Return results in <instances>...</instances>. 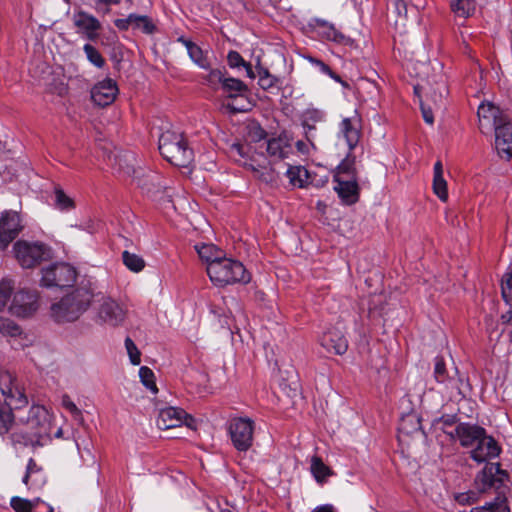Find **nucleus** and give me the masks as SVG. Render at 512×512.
<instances>
[{
	"label": "nucleus",
	"mask_w": 512,
	"mask_h": 512,
	"mask_svg": "<svg viewBox=\"0 0 512 512\" xmlns=\"http://www.w3.org/2000/svg\"><path fill=\"white\" fill-rule=\"evenodd\" d=\"M22 424L11 433L10 440L15 448L44 446L51 441V416L41 405H33Z\"/></svg>",
	"instance_id": "nucleus-1"
},
{
	"label": "nucleus",
	"mask_w": 512,
	"mask_h": 512,
	"mask_svg": "<svg viewBox=\"0 0 512 512\" xmlns=\"http://www.w3.org/2000/svg\"><path fill=\"white\" fill-rule=\"evenodd\" d=\"M93 298L90 288L78 287L51 305L50 316L59 324L74 322L88 310Z\"/></svg>",
	"instance_id": "nucleus-2"
},
{
	"label": "nucleus",
	"mask_w": 512,
	"mask_h": 512,
	"mask_svg": "<svg viewBox=\"0 0 512 512\" xmlns=\"http://www.w3.org/2000/svg\"><path fill=\"white\" fill-rule=\"evenodd\" d=\"M0 390L7 405V407H0V435H5L14 421L12 410L24 407L28 400L14 376L9 372L0 373Z\"/></svg>",
	"instance_id": "nucleus-3"
},
{
	"label": "nucleus",
	"mask_w": 512,
	"mask_h": 512,
	"mask_svg": "<svg viewBox=\"0 0 512 512\" xmlns=\"http://www.w3.org/2000/svg\"><path fill=\"white\" fill-rule=\"evenodd\" d=\"M233 155H238L236 159L244 168L250 170L254 177L264 183H273L276 180L274 170L271 163L262 151L256 149L252 151V147L247 144H233L231 146Z\"/></svg>",
	"instance_id": "nucleus-4"
},
{
	"label": "nucleus",
	"mask_w": 512,
	"mask_h": 512,
	"mask_svg": "<svg viewBox=\"0 0 512 512\" xmlns=\"http://www.w3.org/2000/svg\"><path fill=\"white\" fill-rule=\"evenodd\" d=\"M160 154L171 164L178 167L188 166L194 159L193 150L180 132L167 130L159 137Z\"/></svg>",
	"instance_id": "nucleus-5"
},
{
	"label": "nucleus",
	"mask_w": 512,
	"mask_h": 512,
	"mask_svg": "<svg viewBox=\"0 0 512 512\" xmlns=\"http://www.w3.org/2000/svg\"><path fill=\"white\" fill-rule=\"evenodd\" d=\"M206 271L212 283L220 287L235 283L246 284L251 279L250 273L240 261L225 256L220 261H213L206 267Z\"/></svg>",
	"instance_id": "nucleus-6"
},
{
	"label": "nucleus",
	"mask_w": 512,
	"mask_h": 512,
	"mask_svg": "<svg viewBox=\"0 0 512 512\" xmlns=\"http://www.w3.org/2000/svg\"><path fill=\"white\" fill-rule=\"evenodd\" d=\"M508 479L506 471L502 470L498 463H487L483 468L477 480L481 482L482 490L488 488H495L497 490V496L493 501V509L489 512H510L507 505L506 491L507 486L505 481Z\"/></svg>",
	"instance_id": "nucleus-7"
},
{
	"label": "nucleus",
	"mask_w": 512,
	"mask_h": 512,
	"mask_svg": "<svg viewBox=\"0 0 512 512\" xmlns=\"http://www.w3.org/2000/svg\"><path fill=\"white\" fill-rule=\"evenodd\" d=\"M434 378L437 383L444 385V387L461 398H465L472 391V386L469 380L463 377L456 366L450 370L447 368L446 363L441 356L434 359Z\"/></svg>",
	"instance_id": "nucleus-8"
},
{
	"label": "nucleus",
	"mask_w": 512,
	"mask_h": 512,
	"mask_svg": "<svg viewBox=\"0 0 512 512\" xmlns=\"http://www.w3.org/2000/svg\"><path fill=\"white\" fill-rule=\"evenodd\" d=\"M13 253L22 268H33L51 257L50 248L39 241L18 240L13 245Z\"/></svg>",
	"instance_id": "nucleus-9"
},
{
	"label": "nucleus",
	"mask_w": 512,
	"mask_h": 512,
	"mask_svg": "<svg viewBox=\"0 0 512 512\" xmlns=\"http://www.w3.org/2000/svg\"><path fill=\"white\" fill-rule=\"evenodd\" d=\"M77 272L68 263H54L42 269L41 286L64 288L74 284Z\"/></svg>",
	"instance_id": "nucleus-10"
},
{
	"label": "nucleus",
	"mask_w": 512,
	"mask_h": 512,
	"mask_svg": "<svg viewBox=\"0 0 512 512\" xmlns=\"http://www.w3.org/2000/svg\"><path fill=\"white\" fill-rule=\"evenodd\" d=\"M255 423L249 417L231 419L228 432L234 448L239 452L248 451L253 445Z\"/></svg>",
	"instance_id": "nucleus-11"
},
{
	"label": "nucleus",
	"mask_w": 512,
	"mask_h": 512,
	"mask_svg": "<svg viewBox=\"0 0 512 512\" xmlns=\"http://www.w3.org/2000/svg\"><path fill=\"white\" fill-rule=\"evenodd\" d=\"M181 425H186L192 429L195 428L194 418L187 414L182 408L170 406L159 411L157 417V426L159 429L168 430Z\"/></svg>",
	"instance_id": "nucleus-12"
},
{
	"label": "nucleus",
	"mask_w": 512,
	"mask_h": 512,
	"mask_svg": "<svg viewBox=\"0 0 512 512\" xmlns=\"http://www.w3.org/2000/svg\"><path fill=\"white\" fill-rule=\"evenodd\" d=\"M38 299L36 290L21 289L14 294L9 310L18 317L30 316L38 309Z\"/></svg>",
	"instance_id": "nucleus-13"
},
{
	"label": "nucleus",
	"mask_w": 512,
	"mask_h": 512,
	"mask_svg": "<svg viewBox=\"0 0 512 512\" xmlns=\"http://www.w3.org/2000/svg\"><path fill=\"white\" fill-rule=\"evenodd\" d=\"M72 21L77 28V32L86 39L89 41H96L98 39L102 25L94 15L84 10H78L73 13Z\"/></svg>",
	"instance_id": "nucleus-14"
},
{
	"label": "nucleus",
	"mask_w": 512,
	"mask_h": 512,
	"mask_svg": "<svg viewBox=\"0 0 512 512\" xmlns=\"http://www.w3.org/2000/svg\"><path fill=\"white\" fill-rule=\"evenodd\" d=\"M22 226L20 223V216L15 211H5L0 217V243L1 247L6 248L12 242Z\"/></svg>",
	"instance_id": "nucleus-15"
},
{
	"label": "nucleus",
	"mask_w": 512,
	"mask_h": 512,
	"mask_svg": "<svg viewBox=\"0 0 512 512\" xmlns=\"http://www.w3.org/2000/svg\"><path fill=\"white\" fill-rule=\"evenodd\" d=\"M98 318L109 326L116 327L125 319V311L115 300L103 298L98 308Z\"/></svg>",
	"instance_id": "nucleus-16"
},
{
	"label": "nucleus",
	"mask_w": 512,
	"mask_h": 512,
	"mask_svg": "<svg viewBox=\"0 0 512 512\" xmlns=\"http://www.w3.org/2000/svg\"><path fill=\"white\" fill-rule=\"evenodd\" d=\"M118 93V87L114 80L106 78L98 82L91 90L92 101L101 107H105L114 102Z\"/></svg>",
	"instance_id": "nucleus-17"
},
{
	"label": "nucleus",
	"mask_w": 512,
	"mask_h": 512,
	"mask_svg": "<svg viewBox=\"0 0 512 512\" xmlns=\"http://www.w3.org/2000/svg\"><path fill=\"white\" fill-rule=\"evenodd\" d=\"M495 148L501 158L509 160L512 157V122L507 120L496 126Z\"/></svg>",
	"instance_id": "nucleus-18"
},
{
	"label": "nucleus",
	"mask_w": 512,
	"mask_h": 512,
	"mask_svg": "<svg viewBox=\"0 0 512 512\" xmlns=\"http://www.w3.org/2000/svg\"><path fill=\"white\" fill-rule=\"evenodd\" d=\"M320 345L329 353L343 355L348 349V341L341 330L331 328L320 337Z\"/></svg>",
	"instance_id": "nucleus-19"
},
{
	"label": "nucleus",
	"mask_w": 512,
	"mask_h": 512,
	"mask_svg": "<svg viewBox=\"0 0 512 512\" xmlns=\"http://www.w3.org/2000/svg\"><path fill=\"white\" fill-rule=\"evenodd\" d=\"M501 448L492 436L484 435L476 444V447L471 451V458L482 463L488 459H493L499 456Z\"/></svg>",
	"instance_id": "nucleus-20"
},
{
	"label": "nucleus",
	"mask_w": 512,
	"mask_h": 512,
	"mask_svg": "<svg viewBox=\"0 0 512 512\" xmlns=\"http://www.w3.org/2000/svg\"><path fill=\"white\" fill-rule=\"evenodd\" d=\"M477 115L479 118V127L482 131L485 127H492L495 130L496 126L502 125L507 121L506 116L499 107L491 103L481 104L478 107Z\"/></svg>",
	"instance_id": "nucleus-21"
},
{
	"label": "nucleus",
	"mask_w": 512,
	"mask_h": 512,
	"mask_svg": "<svg viewBox=\"0 0 512 512\" xmlns=\"http://www.w3.org/2000/svg\"><path fill=\"white\" fill-rule=\"evenodd\" d=\"M485 433L486 430L483 427L469 423H460L455 428V435L461 446L466 448L476 445Z\"/></svg>",
	"instance_id": "nucleus-22"
},
{
	"label": "nucleus",
	"mask_w": 512,
	"mask_h": 512,
	"mask_svg": "<svg viewBox=\"0 0 512 512\" xmlns=\"http://www.w3.org/2000/svg\"><path fill=\"white\" fill-rule=\"evenodd\" d=\"M334 191L345 205L355 204L359 200L358 179L333 180Z\"/></svg>",
	"instance_id": "nucleus-23"
},
{
	"label": "nucleus",
	"mask_w": 512,
	"mask_h": 512,
	"mask_svg": "<svg viewBox=\"0 0 512 512\" xmlns=\"http://www.w3.org/2000/svg\"><path fill=\"white\" fill-rule=\"evenodd\" d=\"M316 31L323 40L332 41L344 46H352L354 43L350 37L344 35L342 32L337 30L334 25L329 24L324 20L317 21Z\"/></svg>",
	"instance_id": "nucleus-24"
},
{
	"label": "nucleus",
	"mask_w": 512,
	"mask_h": 512,
	"mask_svg": "<svg viewBox=\"0 0 512 512\" xmlns=\"http://www.w3.org/2000/svg\"><path fill=\"white\" fill-rule=\"evenodd\" d=\"M339 133L345 139L349 151H352L360 140V128L358 121L352 118H343L339 125Z\"/></svg>",
	"instance_id": "nucleus-25"
},
{
	"label": "nucleus",
	"mask_w": 512,
	"mask_h": 512,
	"mask_svg": "<svg viewBox=\"0 0 512 512\" xmlns=\"http://www.w3.org/2000/svg\"><path fill=\"white\" fill-rule=\"evenodd\" d=\"M178 42L182 43L190 59L201 69L208 70L210 69V61L208 58V51L203 50L193 41L186 39L184 37H179Z\"/></svg>",
	"instance_id": "nucleus-26"
},
{
	"label": "nucleus",
	"mask_w": 512,
	"mask_h": 512,
	"mask_svg": "<svg viewBox=\"0 0 512 512\" xmlns=\"http://www.w3.org/2000/svg\"><path fill=\"white\" fill-rule=\"evenodd\" d=\"M260 148H265L268 155L274 160H281L286 158L291 152V145L286 139L278 137L272 138L260 145Z\"/></svg>",
	"instance_id": "nucleus-27"
},
{
	"label": "nucleus",
	"mask_w": 512,
	"mask_h": 512,
	"mask_svg": "<svg viewBox=\"0 0 512 512\" xmlns=\"http://www.w3.org/2000/svg\"><path fill=\"white\" fill-rule=\"evenodd\" d=\"M221 89L228 98L233 100L242 98L248 93L247 85L240 79L232 77H225Z\"/></svg>",
	"instance_id": "nucleus-28"
},
{
	"label": "nucleus",
	"mask_w": 512,
	"mask_h": 512,
	"mask_svg": "<svg viewBox=\"0 0 512 512\" xmlns=\"http://www.w3.org/2000/svg\"><path fill=\"white\" fill-rule=\"evenodd\" d=\"M433 191L437 197L445 202L448 199L447 182L443 176V165L440 160L436 161L433 167Z\"/></svg>",
	"instance_id": "nucleus-29"
},
{
	"label": "nucleus",
	"mask_w": 512,
	"mask_h": 512,
	"mask_svg": "<svg viewBox=\"0 0 512 512\" xmlns=\"http://www.w3.org/2000/svg\"><path fill=\"white\" fill-rule=\"evenodd\" d=\"M358 179L355 167V156L348 153L336 167L333 180Z\"/></svg>",
	"instance_id": "nucleus-30"
},
{
	"label": "nucleus",
	"mask_w": 512,
	"mask_h": 512,
	"mask_svg": "<svg viewBox=\"0 0 512 512\" xmlns=\"http://www.w3.org/2000/svg\"><path fill=\"white\" fill-rule=\"evenodd\" d=\"M326 119L325 111L318 108H307L301 115V122L303 128L316 130V124L324 122Z\"/></svg>",
	"instance_id": "nucleus-31"
},
{
	"label": "nucleus",
	"mask_w": 512,
	"mask_h": 512,
	"mask_svg": "<svg viewBox=\"0 0 512 512\" xmlns=\"http://www.w3.org/2000/svg\"><path fill=\"white\" fill-rule=\"evenodd\" d=\"M450 7L456 17L467 19L474 14L476 2L475 0H451Z\"/></svg>",
	"instance_id": "nucleus-32"
},
{
	"label": "nucleus",
	"mask_w": 512,
	"mask_h": 512,
	"mask_svg": "<svg viewBox=\"0 0 512 512\" xmlns=\"http://www.w3.org/2000/svg\"><path fill=\"white\" fill-rule=\"evenodd\" d=\"M195 249L200 259L206 263V267L210 266L213 261H220L224 257L222 251L213 244L196 245Z\"/></svg>",
	"instance_id": "nucleus-33"
},
{
	"label": "nucleus",
	"mask_w": 512,
	"mask_h": 512,
	"mask_svg": "<svg viewBox=\"0 0 512 512\" xmlns=\"http://www.w3.org/2000/svg\"><path fill=\"white\" fill-rule=\"evenodd\" d=\"M286 176L291 185L299 188L305 187L309 180L308 170L303 166H289Z\"/></svg>",
	"instance_id": "nucleus-34"
},
{
	"label": "nucleus",
	"mask_w": 512,
	"mask_h": 512,
	"mask_svg": "<svg viewBox=\"0 0 512 512\" xmlns=\"http://www.w3.org/2000/svg\"><path fill=\"white\" fill-rule=\"evenodd\" d=\"M135 161L136 159L134 155L130 152L114 155V165L117 167L118 171H121L128 176H131L135 173Z\"/></svg>",
	"instance_id": "nucleus-35"
},
{
	"label": "nucleus",
	"mask_w": 512,
	"mask_h": 512,
	"mask_svg": "<svg viewBox=\"0 0 512 512\" xmlns=\"http://www.w3.org/2000/svg\"><path fill=\"white\" fill-rule=\"evenodd\" d=\"M310 470L318 483L325 482L326 479L332 475L331 469L318 456L311 458Z\"/></svg>",
	"instance_id": "nucleus-36"
},
{
	"label": "nucleus",
	"mask_w": 512,
	"mask_h": 512,
	"mask_svg": "<svg viewBox=\"0 0 512 512\" xmlns=\"http://www.w3.org/2000/svg\"><path fill=\"white\" fill-rule=\"evenodd\" d=\"M54 206L61 212H69L75 208L74 200L60 187L54 189Z\"/></svg>",
	"instance_id": "nucleus-37"
},
{
	"label": "nucleus",
	"mask_w": 512,
	"mask_h": 512,
	"mask_svg": "<svg viewBox=\"0 0 512 512\" xmlns=\"http://www.w3.org/2000/svg\"><path fill=\"white\" fill-rule=\"evenodd\" d=\"M258 85L265 91H269L278 86L279 79L272 75L267 68L257 66Z\"/></svg>",
	"instance_id": "nucleus-38"
},
{
	"label": "nucleus",
	"mask_w": 512,
	"mask_h": 512,
	"mask_svg": "<svg viewBox=\"0 0 512 512\" xmlns=\"http://www.w3.org/2000/svg\"><path fill=\"white\" fill-rule=\"evenodd\" d=\"M132 27L133 29L140 30L142 33L147 35H151L157 30V27L151 17L135 13H133Z\"/></svg>",
	"instance_id": "nucleus-39"
},
{
	"label": "nucleus",
	"mask_w": 512,
	"mask_h": 512,
	"mask_svg": "<svg viewBox=\"0 0 512 512\" xmlns=\"http://www.w3.org/2000/svg\"><path fill=\"white\" fill-rule=\"evenodd\" d=\"M122 260L124 265L135 273L142 271L145 267V261L141 256L128 251L122 253Z\"/></svg>",
	"instance_id": "nucleus-40"
},
{
	"label": "nucleus",
	"mask_w": 512,
	"mask_h": 512,
	"mask_svg": "<svg viewBox=\"0 0 512 512\" xmlns=\"http://www.w3.org/2000/svg\"><path fill=\"white\" fill-rule=\"evenodd\" d=\"M15 287V282L9 277H5L0 281V312H3L6 307L12 292Z\"/></svg>",
	"instance_id": "nucleus-41"
},
{
	"label": "nucleus",
	"mask_w": 512,
	"mask_h": 512,
	"mask_svg": "<svg viewBox=\"0 0 512 512\" xmlns=\"http://www.w3.org/2000/svg\"><path fill=\"white\" fill-rule=\"evenodd\" d=\"M139 377L143 385L150 390L152 393L156 394L158 392V388L155 383V375L154 372L147 366H142L139 369Z\"/></svg>",
	"instance_id": "nucleus-42"
},
{
	"label": "nucleus",
	"mask_w": 512,
	"mask_h": 512,
	"mask_svg": "<svg viewBox=\"0 0 512 512\" xmlns=\"http://www.w3.org/2000/svg\"><path fill=\"white\" fill-rule=\"evenodd\" d=\"M88 61L97 68H103L106 61L101 53L91 44L87 43L83 46Z\"/></svg>",
	"instance_id": "nucleus-43"
},
{
	"label": "nucleus",
	"mask_w": 512,
	"mask_h": 512,
	"mask_svg": "<svg viewBox=\"0 0 512 512\" xmlns=\"http://www.w3.org/2000/svg\"><path fill=\"white\" fill-rule=\"evenodd\" d=\"M502 298L506 303L512 301V267H509L501 279Z\"/></svg>",
	"instance_id": "nucleus-44"
},
{
	"label": "nucleus",
	"mask_w": 512,
	"mask_h": 512,
	"mask_svg": "<svg viewBox=\"0 0 512 512\" xmlns=\"http://www.w3.org/2000/svg\"><path fill=\"white\" fill-rule=\"evenodd\" d=\"M37 500L30 501L18 496L11 498L10 505L16 512H31L36 506Z\"/></svg>",
	"instance_id": "nucleus-45"
},
{
	"label": "nucleus",
	"mask_w": 512,
	"mask_h": 512,
	"mask_svg": "<svg viewBox=\"0 0 512 512\" xmlns=\"http://www.w3.org/2000/svg\"><path fill=\"white\" fill-rule=\"evenodd\" d=\"M0 333L3 335L16 336L20 334V327L12 320L0 316Z\"/></svg>",
	"instance_id": "nucleus-46"
},
{
	"label": "nucleus",
	"mask_w": 512,
	"mask_h": 512,
	"mask_svg": "<svg viewBox=\"0 0 512 512\" xmlns=\"http://www.w3.org/2000/svg\"><path fill=\"white\" fill-rule=\"evenodd\" d=\"M125 347H126V350L129 355L131 363L133 365H139L141 362V358H140L141 353L131 338L127 337L125 339Z\"/></svg>",
	"instance_id": "nucleus-47"
},
{
	"label": "nucleus",
	"mask_w": 512,
	"mask_h": 512,
	"mask_svg": "<svg viewBox=\"0 0 512 512\" xmlns=\"http://www.w3.org/2000/svg\"><path fill=\"white\" fill-rule=\"evenodd\" d=\"M209 73L205 77V80L207 84L211 87H215L216 85L220 84L222 85L226 75L225 73L220 69H208Z\"/></svg>",
	"instance_id": "nucleus-48"
},
{
	"label": "nucleus",
	"mask_w": 512,
	"mask_h": 512,
	"mask_svg": "<svg viewBox=\"0 0 512 512\" xmlns=\"http://www.w3.org/2000/svg\"><path fill=\"white\" fill-rule=\"evenodd\" d=\"M62 406L75 418L79 419L82 416L81 410L76 406V404L71 400L68 395H63L62 397Z\"/></svg>",
	"instance_id": "nucleus-49"
},
{
	"label": "nucleus",
	"mask_w": 512,
	"mask_h": 512,
	"mask_svg": "<svg viewBox=\"0 0 512 512\" xmlns=\"http://www.w3.org/2000/svg\"><path fill=\"white\" fill-rule=\"evenodd\" d=\"M41 472V468L37 465L33 458H30L27 463L26 473L23 476L22 482L28 486L32 474Z\"/></svg>",
	"instance_id": "nucleus-50"
},
{
	"label": "nucleus",
	"mask_w": 512,
	"mask_h": 512,
	"mask_svg": "<svg viewBox=\"0 0 512 512\" xmlns=\"http://www.w3.org/2000/svg\"><path fill=\"white\" fill-rule=\"evenodd\" d=\"M227 61L232 68L244 66L247 63L237 51H230L227 55Z\"/></svg>",
	"instance_id": "nucleus-51"
},
{
	"label": "nucleus",
	"mask_w": 512,
	"mask_h": 512,
	"mask_svg": "<svg viewBox=\"0 0 512 512\" xmlns=\"http://www.w3.org/2000/svg\"><path fill=\"white\" fill-rule=\"evenodd\" d=\"M121 0H95V9L98 12L108 13L110 7L120 4Z\"/></svg>",
	"instance_id": "nucleus-52"
},
{
	"label": "nucleus",
	"mask_w": 512,
	"mask_h": 512,
	"mask_svg": "<svg viewBox=\"0 0 512 512\" xmlns=\"http://www.w3.org/2000/svg\"><path fill=\"white\" fill-rule=\"evenodd\" d=\"M133 13L129 14L126 18H118L114 20V25L121 31H127L132 27Z\"/></svg>",
	"instance_id": "nucleus-53"
},
{
	"label": "nucleus",
	"mask_w": 512,
	"mask_h": 512,
	"mask_svg": "<svg viewBox=\"0 0 512 512\" xmlns=\"http://www.w3.org/2000/svg\"><path fill=\"white\" fill-rule=\"evenodd\" d=\"M456 500L461 505L471 504L476 500L475 493H461L457 495Z\"/></svg>",
	"instance_id": "nucleus-54"
},
{
	"label": "nucleus",
	"mask_w": 512,
	"mask_h": 512,
	"mask_svg": "<svg viewBox=\"0 0 512 512\" xmlns=\"http://www.w3.org/2000/svg\"><path fill=\"white\" fill-rule=\"evenodd\" d=\"M311 62L316 65L320 71L326 75L330 74L331 72V68L325 64L323 61L319 60V59H314V58H311Z\"/></svg>",
	"instance_id": "nucleus-55"
},
{
	"label": "nucleus",
	"mask_w": 512,
	"mask_h": 512,
	"mask_svg": "<svg viewBox=\"0 0 512 512\" xmlns=\"http://www.w3.org/2000/svg\"><path fill=\"white\" fill-rule=\"evenodd\" d=\"M456 415H443L440 417L439 421L442 422L445 426H452L457 422Z\"/></svg>",
	"instance_id": "nucleus-56"
},
{
	"label": "nucleus",
	"mask_w": 512,
	"mask_h": 512,
	"mask_svg": "<svg viewBox=\"0 0 512 512\" xmlns=\"http://www.w3.org/2000/svg\"><path fill=\"white\" fill-rule=\"evenodd\" d=\"M507 304L509 305V310L501 315V321L504 324H512V301Z\"/></svg>",
	"instance_id": "nucleus-57"
},
{
	"label": "nucleus",
	"mask_w": 512,
	"mask_h": 512,
	"mask_svg": "<svg viewBox=\"0 0 512 512\" xmlns=\"http://www.w3.org/2000/svg\"><path fill=\"white\" fill-rule=\"evenodd\" d=\"M311 512H337L332 504H324L315 507Z\"/></svg>",
	"instance_id": "nucleus-58"
},
{
	"label": "nucleus",
	"mask_w": 512,
	"mask_h": 512,
	"mask_svg": "<svg viewBox=\"0 0 512 512\" xmlns=\"http://www.w3.org/2000/svg\"><path fill=\"white\" fill-rule=\"evenodd\" d=\"M422 115H423V119L424 121L427 123V124H433L434 122V117H433V114H432V111L430 109H426L422 106Z\"/></svg>",
	"instance_id": "nucleus-59"
},
{
	"label": "nucleus",
	"mask_w": 512,
	"mask_h": 512,
	"mask_svg": "<svg viewBox=\"0 0 512 512\" xmlns=\"http://www.w3.org/2000/svg\"><path fill=\"white\" fill-rule=\"evenodd\" d=\"M305 130V137H306V140L307 142H309V144L311 145V147H315L314 146V139L316 137V130H310L308 128H304Z\"/></svg>",
	"instance_id": "nucleus-60"
},
{
	"label": "nucleus",
	"mask_w": 512,
	"mask_h": 512,
	"mask_svg": "<svg viewBox=\"0 0 512 512\" xmlns=\"http://www.w3.org/2000/svg\"><path fill=\"white\" fill-rule=\"evenodd\" d=\"M490 509H493V501L486 503L483 506L474 507L470 512H489Z\"/></svg>",
	"instance_id": "nucleus-61"
},
{
	"label": "nucleus",
	"mask_w": 512,
	"mask_h": 512,
	"mask_svg": "<svg viewBox=\"0 0 512 512\" xmlns=\"http://www.w3.org/2000/svg\"><path fill=\"white\" fill-rule=\"evenodd\" d=\"M311 145L309 144V142H304V141H297L296 143V147L298 149V151H300L301 153H309V147Z\"/></svg>",
	"instance_id": "nucleus-62"
},
{
	"label": "nucleus",
	"mask_w": 512,
	"mask_h": 512,
	"mask_svg": "<svg viewBox=\"0 0 512 512\" xmlns=\"http://www.w3.org/2000/svg\"><path fill=\"white\" fill-rule=\"evenodd\" d=\"M232 111L234 112H244L246 110H248L247 108V105H241V106H238L234 103H228L227 105Z\"/></svg>",
	"instance_id": "nucleus-63"
},
{
	"label": "nucleus",
	"mask_w": 512,
	"mask_h": 512,
	"mask_svg": "<svg viewBox=\"0 0 512 512\" xmlns=\"http://www.w3.org/2000/svg\"><path fill=\"white\" fill-rule=\"evenodd\" d=\"M328 76H330L336 82L340 83L342 86L348 87L347 82L343 81L342 78L338 74L333 72L332 70H331L330 74H328Z\"/></svg>",
	"instance_id": "nucleus-64"
}]
</instances>
